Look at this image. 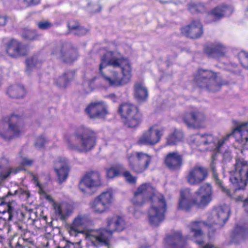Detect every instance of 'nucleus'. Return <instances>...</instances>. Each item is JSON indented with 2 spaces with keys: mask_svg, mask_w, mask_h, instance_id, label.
I'll list each match as a JSON object with an SVG mask.
<instances>
[{
  "mask_svg": "<svg viewBox=\"0 0 248 248\" xmlns=\"http://www.w3.org/2000/svg\"><path fill=\"white\" fill-rule=\"evenodd\" d=\"M233 136L235 139L236 143L241 148V153L248 150V123H244L239 125L221 141L216 140L212 135H196L191 138V142L196 146L201 147V150H208L210 146L213 147L217 142L218 148H220L229 137Z\"/></svg>",
  "mask_w": 248,
  "mask_h": 248,
  "instance_id": "1",
  "label": "nucleus"
},
{
  "mask_svg": "<svg viewBox=\"0 0 248 248\" xmlns=\"http://www.w3.org/2000/svg\"><path fill=\"white\" fill-rule=\"evenodd\" d=\"M124 58L118 52L108 51L101 58V63L99 65V73L104 81L109 86L118 87L123 86L121 77L119 73L115 71H110L108 73L105 74L103 69L107 66H111L113 67L121 66Z\"/></svg>",
  "mask_w": 248,
  "mask_h": 248,
  "instance_id": "2",
  "label": "nucleus"
},
{
  "mask_svg": "<svg viewBox=\"0 0 248 248\" xmlns=\"http://www.w3.org/2000/svg\"><path fill=\"white\" fill-rule=\"evenodd\" d=\"M65 140L69 150L79 152L90 151L96 143L94 133L85 128H80L73 134L67 135L65 137Z\"/></svg>",
  "mask_w": 248,
  "mask_h": 248,
  "instance_id": "3",
  "label": "nucleus"
},
{
  "mask_svg": "<svg viewBox=\"0 0 248 248\" xmlns=\"http://www.w3.org/2000/svg\"><path fill=\"white\" fill-rule=\"evenodd\" d=\"M230 174V180L236 189H244L248 183V161L236 158Z\"/></svg>",
  "mask_w": 248,
  "mask_h": 248,
  "instance_id": "4",
  "label": "nucleus"
},
{
  "mask_svg": "<svg viewBox=\"0 0 248 248\" xmlns=\"http://www.w3.org/2000/svg\"><path fill=\"white\" fill-rule=\"evenodd\" d=\"M167 203L162 195L154 196L152 199L150 208L148 212V221L153 227L158 226L165 218Z\"/></svg>",
  "mask_w": 248,
  "mask_h": 248,
  "instance_id": "5",
  "label": "nucleus"
},
{
  "mask_svg": "<svg viewBox=\"0 0 248 248\" xmlns=\"http://www.w3.org/2000/svg\"><path fill=\"white\" fill-rule=\"evenodd\" d=\"M194 79L200 88L211 92L218 91L223 84L217 73L206 69H199L195 75Z\"/></svg>",
  "mask_w": 248,
  "mask_h": 248,
  "instance_id": "6",
  "label": "nucleus"
},
{
  "mask_svg": "<svg viewBox=\"0 0 248 248\" xmlns=\"http://www.w3.org/2000/svg\"><path fill=\"white\" fill-rule=\"evenodd\" d=\"M85 240L90 243L87 248H97L101 246H108L111 238V232L105 228L89 229L84 235Z\"/></svg>",
  "mask_w": 248,
  "mask_h": 248,
  "instance_id": "7",
  "label": "nucleus"
},
{
  "mask_svg": "<svg viewBox=\"0 0 248 248\" xmlns=\"http://www.w3.org/2000/svg\"><path fill=\"white\" fill-rule=\"evenodd\" d=\"M93 224L91 217L86 214H79L73 219L68 228L70 235L77 236L81 233L84 235L89 229L88 228Z\"/></svg>",
  "mask_w": 248,
  "mask_h": 248,
  "instance_id": "8",
  "label": "nucleus"
},
{
  "mask_svg": "<svg viewBox=\"0 0 248 248\" xmlns=\"http://www.w3.org/2000/svg\"><path fill=\"white\" fill-rule=\"evenodd\" d=\"M129 166L136 173L144 172L149 167L151 161V156L141 152L132 153L128 156Z\"/></svg>",
  "mask_w": 248,
  "mask_h": 248,
  "instance_id": "9",
  "label": "nucleus"
},
{
  "mask_svg": "<svg viewBox=\"0 0 248 248\" xmlns=\"http://www.w3.org/2000/svg\"><path fill=\"white\" fill-rule=\"evenodd\" d=\"M20 118L16 115H12L9 118L6 126H0V137L5 140H10L18 136L22 130L19 126Z\"/></svg>",
  "mask_w": 248,
  "mask_h": 248,
  "instance_id": "10",
  "label": "nucleus"
},
{
  "mask_svg": "<svg viewBox=\"0 0 248 248\" xmlns=\"http://www.w3.org/2000/svg\"><path fill=\"white\" fill-rule=\"evenodd\" d=\"M112 193L109 191L102 193L89 203L92 211L96 214L107 212L112 202Z\"/></svg>",
  "mask_w": 248,
  "mask_h": 248,
  "instance_id": "11",
  "label": "nucleus"
},
{
  "mask_svg": "<svg viewBox=\"0 0 248 248\" xmlns=\"http://www.w3.org/2000/svg\"><path fill=\"white\" fill-rule=\"evenodd\" d=\"M102 185L100 173L97 171H90L81 180L79 188L83 193L90 194L92 188L98 187Z\"/></svg>",
  "mask_w": 248,
  "mask_h": 248,
  "instance_id": "12",
  "label": "nucleus"
},
{
  "mask_svg": "<svg viewBox=\"0 0 248 248\" xmlns=\"http://www.w3.org/2000/svg\"><path fill=\"white\" fill-rule=\"evenodd\" d=\"M155 189L150 183L142 184L137 188L135 192L132 202L136 206H142L145 200L148 198H151L152 202V198L154 196H157L155 194Z\"/></svg>",
  "mask_w": 248,
  "mask_h": 248,
  "instance_id": "13",
  "label": "nucleus"
},
{
  "mask_svg": "<svg viewBox=\"0 0 248 248\" xmlns=\"http://www.w3.org/2000/svg\"><path fill=\"white\" fill-rule=\"evenodd\" d=\"M53 53L59 55L61 60L65 63L70 64L77 60L78 53L77 50L70 43L63 42L60 44Z\"/></svg>",
  "mask_w": 248,
  "mask_h": 248,
  "instance_id": "14",
  "label": "nucleus"
},
{
  "mask_svg": "<svg viewBox=\"0 0 248 248\" xmlns=\"http://www.w3.org/2000/svg\"><path fill=\"white\" fill-rule=\"evenodd\" d=\"M207 176L206 168L202 166L195 165L189 169L186 178L189 185L196 186L203 182Z\"/></svg>",
  "mask_w": 248,
  "mask_h": 248,
  "instance_id": "15",
  "label": "nucleus"
},
{
  "mask_svg": "<svg viewBox=\"0 0 248 248\" xmlns=\"http://www.w3.org/2000/svg\"><path fill=\"white\" fill-rule=\"evenodd\" d=\"M6 52L12 58H17L24 56L29 53L27 46L15 39H12L6 44Z\"/></svg>",
  "mask_w": 248,
  "mask_h": 248,
  "instance_id": "16",
  "label": "nucleus"
},
{
  "mask_svg": "<svg viewBox=\"0 0 248 248\" xmlns=\"http://www.w3.org/2000/svg\"><path fill=\"white\" fill-rule=\"evenodd\" d=\"M163 131V129H159L156 125L150 127L140 137L138 143L140 145H155L160 141Z\"/></svg>",
  "mask_w": 248,
  "mask_h": 248,
  "instance_id": "17",
  "label": "nucleus"
},
{
  "mask_svg": "<svg viewBox=\"0 0 248 248\" xmlns=\"http://www.w3.org/2000/svg\"><path fill=\"white\" fill-rule=\"evenodd\" d=\"M230 209L227 206H220L216 207L208 217V221L211 225H223L228 219Z\"/></svg>",
  "mask_w": 248,
  "mask_h": 248,
  "instance_id": "18",
  "label": "nucleus"
},
{
  "mask_svg": "<svg viewBox=\"0 0 248 248\" xmlns=\"http://www.w3.org/2000/svg\"><path fill=\"white\" fill-rule=\"evenodd\" d=\"M184 122L189 127L199 128L205 120V115L199 111H192L184 113L183 117Z\"/></svg>",
  "mask_w": 248,
  "mask_h": 248,
  "instance_id": "19",
  "label": "nucleus"
},
{
  "mask_svg": "<svg viewBox=\"0 0 248 248\" xmlns=\"http://www.w3.org/2000/svg\"><path fill=\"white\" fill-rule=\"evenodd\" d=\"M194 205L196 206V199L193 198L190 189L186 188L181 190L178 205V209L188 212Z\"/></svg>",
  "mask_w": 248,
  "mask_h": 248,
  "instance_id": "20",
  "label": "nucleus"
},
{
  "mask_svg": "<svg viewBox=\"0 0 248 248\" xmlns=\"http://www.w3.org/2000/svg\"><path fill=\"white\" fill-rule=\"evenodd\" d=\"M196 194L200 197L199 200L196 199V206L204 208L212 201L213 191L211 185L208 183L202 185L196 192Z\"/></svg>",
  "mask_w": 248,
  "mask_h": 248,
  "instance_id": "21",
  "label": "nucleus"
},
{
  "mask_svg": "<svg viewBox=\"0 0 248 248\" xmlns=\"http://www.w3.org/2000/svg\"><path fill=\"white\" fill-rule=\"evenodd\" d=\"M86 112L92 119L104 118L108 113L107 107L102 101L91 103L86 108Z\"/></svg>",
  "mask_w": 248,
  "mask_h": 248,
  "instance_id": "22",
  "label": "nucleus"
},
{
  "mask_svg": "<svg viewBox=\"0 0 248 248\" xmlns=\"http://www.w3.org/2000/svg\"><path fill=\"white\" fill-rule=\"evenodd\" d=\"M181 32L187 37L196 39L203 33L202 26L199 20H193L189 25L181 29Z\"/></svg>",
  "mask_w": 248,
  "mask_h": 248,
  "instance_id": "23",
  "label": "nucleus"
},
{
  "mask_svg": "<svg viewBox=\"0 0 248 248\" xmlns=\"http://www.w3.org/2000/svg\"><path fill=\"white\" fill-rule=\"evenodd\" d=\"M54 169L59 183L61 184L65 181L69 171L67 160L64 158H59L55 162Z\"/></svg>",
  "mask_w": 248,
  "mask_h": 248,
  "instance_id": "24",
  "label": "nucleus"
},
{
  "mask_svg": "<svg viewBox=\"0 0 248 248\" xmlns=\"http://www.w3.org/2000/svg\"><path fill=\"white\" fill-rule=\"evenodd\" d=\"M165 163L167 168L172 171L179 170L183 164L182 155L177 152H171L166 156Z\"/></svg>",
  "mask_w": 248,
  "mask_h": 248,
  "instance_id": "25",
  "label": "nucleus"
},
{
  "mask_svg": "<svg viewBox=\"0 0 248 248\" xmlns=\"http://www.w3.org/2000/svg\"><path fill=\"white\" fill-rule=\"evenodd\" d=\"M107 230L111 232V236L115 232H121L125 228V222L123 218L119 216H113L107 219Z\"/></svg>",
  "mask_w": 248,
  "mask_h": 248,
  "instance_id": "26",
  "label": "nucleus"
},
{
  "mask_svg": "<svg viewBox=\"0 0 248 248\" xmlns=\"http://www.w3.org/2000/svg\"><path fill=\"white\" fill-rule=\"evenodd\" d=\"M167 248H182L185 241L180 232H176L168 236L166 239Z\"/></svg>",
  "mask_w": 248,
  "mask_h": 248,
  "instance_id": "27",
  "label": "nucleus"
},
{
  "mask_svg": "<svg viewBox=\"0 0 248 248\" xmlns=\"http://www.w3.org/2000/svg\"><path fill=\"white\" fill-rule=\"evenodd\" d=\"M205 52L209 56L214 58H219L225 55L226 48L221 43H216L207 47L205 49Z\"/></svg>",
  "mask_w": 248,
  "mask_h": 248,
  "instance_id": "28",
  "label": "nucleus"
},
{
  "mask_svg": "<svg viewBox=\"0 0 248 248\" xmlns=\"http://www.w3.org/2000/svg\"><path fill=\"white\" fill-rule=\"evenodd\" d=\"M55 214L62 220L66 219L72 212V208L70 205L66 203H61L54 204Z\"/></svg>",
  "mask_w": 248,
  "mask_h": 248,
  "instance_id": "29",
  "label": "nucleus"
},
{
  "mask_svg": "<svg viewBox=\"0 0 248 248\" xmlns=\"http://www.w3.org/2000/svg\"><path fill=\"white\" fill-rule=\"evenodd\" d=\"M232 12L231 7L227 6L217 7L215 8L208 15L211 18L219 19L224 16H230Z\"/></svg>",
  "mask_w": 248,
  "mask_h": 248,
  "instance_id": "30",
  "label": "nucleus"
},
{
  "mask_svg": "<svg viewBox=\"0 0 248 248\" xmlns=\"http://www.w3.org/2000/svg\"><path fill=\"white\" fill-rule=\"evenodd\" d=\"M135 96L139 101H144L148 97L147 88L142 82H137L134 85Z\"/></svg>",
  "mask_w": 248,
  "mask_h": 248,
  "instance_id": "31",
  "label": "nucleus"
},
{
  "mask_svg": "<svg viewBox=\"0 0 248 248\" xmlns=\"http://www.w3.org/2000/svg\"><path fill=\"white\" fill-rule=\"evenodd\" d=\"M206 225L202 221H194L189 225L190 231L193 232L194 236L197 238H202L204 233L202 229Z\"/></svg>",
  "mask_w": 248,
  "mask_h": 248,
  "instance_id": "32",
  "label": "nucleus"
},
{
  "mask_svg": "<svg viewBox=\"0 0 248 248\" xmlns=\"http://www.w3.org/2000/svg\"><path fill=\"white\" fill-rule=\"evenodd\" d=\"M7 93L11 98H20L23 97L26 93L24 87L20 85H13L8 90Z\"/></svg>",
  "mask_w": 248,
  "mask_h": 248,
  "instance_id": "33",
  "label": "nucleus"
},
{
  "mask_svg": "<svg viewBox=\"0 0 248 248\" xmlns=\"http://www.w3.org/2000/svg\"><path fill=\"white\" fill-rule=\"evenodd\" d=\"M138 111L139 110L137 107L127 103L122 104L119 108V112L121 116L124 118Z\"/></svg>",
  "mask_w": 248,
  "mask_h": 248,
  "instance_id": "34",
  "label": "nucleus"
},
{
  "mask_svg": "<svg viewBox=\"0 0 248 248\" xmlns=\"http://www.w3.org/2000/svg\"><path fill=\"white\" fill-rule=\"evenodd\" d=\"M120 67H122L123 74V77L121 78V79L124 85L128 83L131 79L132 69L130 64L124 59L122 65Z\"/></svg>",
  "mask_w": 248,
  "mask_h": 248,
  "instance_id": "35",
  "label": "nucleus"
},
{
  "mask_svg": "<svg viewBox=\"0 0 248 248\" xmlns=\"http://www.w3.org/2000/svg\"><path fill=\"white\" fill-rule=\"evenodd\" d=\"M21 36L25 40L33 41L39 40L41 35L35 30L25 29L23 30Z\"/></svg>",
  "mask_w": 248,
  "mask_h": 248,
  "instance_id": "36",
  "label": "nucleus"
},
{
  "mask_svg": "<svg viewBox=\"0 0 248 248\" xmlns=\"http://www.w3.org/2000/svg\"><path fill=\"white\" fill-rule=\"evenodd\" d=\"M125 119H126L125 124L129 127L134 128L140 124V115L138 111L134 113V114L130 115L125 118Z\"/></svg>",
  "mask_w": 248,
  "mask_h": 248,
  "instance_id": "37",
  "label": "nucleus"
},
{
  "mask_svg": "<svg viewBox=\"0 0 248 248\" xmlns=\"http://www.w3.org/2000/svg\"><path fill=\"white\" fill-rule=\"evenodd\" d=\"M26 64L28 69H31L34 68H39L42 63V60L39 56L34 55L28 58L26 61Z\"/></svg>",
  "mask_w": 248,
  "mask_h": 248,
  "instance_id": "38",
  "label": "nucleus"
},
{
  "mask_svg": "<svg viewBox=\"0 0 248 248\" xmlns=\"http://www.w3.org/2000/svg\"><path fill=\"white\" fill-rule=\"evenodd\" d=\"M183 138L182 132L178 130L174 131L170 134L167 138V144L168 145H174L180 141Z\"/></svg>",
  "mask_w": 248,
  "mask_h": 248,
  "instance_id": "39",
  "label": "nucleus"
},
{
  "mask_svg": "<svg viewBox=\"0 0 248 248\" xmlns=\"http://www.w3.org/2000/svg\"><path fill=\"white\" fill-rule=\"evenodd\" d=\"M122 170V166L112 167L107 170V176L108 178H113L118 176Z\"/></svg>",
  "mask_w": 248,
  "mask_h": 248,
  "instance_id": "40",
  "label": "nucleus"
},
{
  "mask_svg": "<svg viewBox=\"0 0 248 248\" xmlns=\"http://www.w3.org/2000/svg\"><path fill=\"white\" fill-rule=\"evenodd\" d=\"M239 58L242 66L245 68L248 69V53L241 51L239 54Z\"/></svg>",
  "mask_w": 248,
  "mask_h": 248,
  "instance_id": "41",
  "label": "nucleus"
},
{
  "mask_svg": "<svg viewBox=\"0 0 248 248\" xmlns=\"http://www.w3.org/2000/svg\"><path fill=\"white\" fill-rule=\"evenodd\" d=\"M6 170H7V173L6 174H5V169L3 168L1 165L0 164V177L2 179H4L7 178L11 173H14L15 174L16 173L18 170H14L12 169H8Z\"/></svg>",
  "mask_w": 248,
  "mask_h": 248,
  "instance_id": "42",
  "label": "nucleus"
},
{
  "mask_svg": "<svg viewBox=\"0 0 248 248\" xmlns=\"http://www.w3.org/2000/svg\"><path fill=\"white\" fill-rule=\"evenodd\" d=\"M188 10L191 13L194 14L202 12L204 11V8L203 6L201 4L191 3L189 6Z\"/></svg>",
  "mask_w": 248,
  "mask_h": 248,
  "instance_id": "43",
  "label": "nucleus"
},
{
  "mask_svg": "<svg viewBox=\"0 0 248 248\" xmlns=\"http://www.w3.org/2000/svg\"><path fill=\"white\" fill-rule=\"evenodd\" d=\"M38 28L42 30H48L51 28L53 24L48 21H41L37 23Z\"/></svg>",
  "mask_w": 248,
  "mask_h": 248,
  "instance_id": "44",
  "label": "nucleus"
},
{
  "mask_svg": "<svg viewBox=\"0 0 248 248\" xmlns=\"http://www.w3.org/2000/svg\"><path fill=\"white\" fill-rule=\"evenodd\" d=\"M55 83L60 88H65L68 84V82L64 78L63 75L57 78Z\"/></svg>",
  "mask_w": 248,
  "mask_h": 248,
  "instance_id": "45",
  "label": "nucleus"
},
{
  "mask_svg": "<svg viewBox=\"0 0 248 248\" xmlns=\"http://www.w3.org/2000/svg\"><path fill=\"white\" fill-rule=\"evenodd\" d=\"M123 175L128 183L134 184L136 183L137 177L133 176L130 171H126L124 173Z\"/></svg>",
  "mask_w": 248,
  "mask_h": 248,
  "instance_id": "46",
  "label": "nucleus"
},
{
  "mask_svg": "<svg viewBox=\"0 0 248 248\" xmlns=\"http://www.w3.org/2000/svg\"><path fill=\"white\" fill-rule=\"evenodd\" d=\"M47 140L43 136H40L38 137L35 143L36 147L40 149L44 147L45 144Z\"/></svg>",
  "mask_w": 248,
  "mask_h": 248,
  "instance_id": "47",
  "label": "nucleus"
},
{
  "mask_svg": "<svg viewBox=\"0 0 248 248\" xmlns=\"http://www.w3.org/2000/svg\"><path fill=\"white\" fill-rule=\"evenodd\" d=\"M75 75V72L74 70H68L63 74V77L68 83L74 79Z\"/></svg>",
  "mask_w": 248,
  "mask_h": 248,
  "instance_id": "48",
  "label": "nucleus"
},
{
  "mask_svg": "<svg viewBox=\"0 0 248 248\" xmlns=\"http://www.w3.org/2000/svg\"><path fill=\"white\" fill-rule=\"evenodd\" d=\"M67 27L69 29V33H74L77 29L79 27L78 23H75L74 22H70L68 24Z\"/></svg>",
  "mask_w": 248,
  "mask_h": 248,
  "instance_id": "49",
  "label": "nucleus"
},
{
  "mask_svg": "<svg viewBox=\"0 0 248 248\" xmlns=\"http://www.w3.org/2000/svg\"><path fill=\"white\" fill-rule=\"evenodd\" d=\"M88 32L87 29L79 26L73 34L77 36H82L86 34Z\"/></svg>",
  "mask_w": 248,
  "mask_h": 248,
  "instance_id": "50",
  "label": "nucleus"
},
{
  "mask_svg": "<svg viewBox=\"0 0 248 248\" xmlns=\"http://www.w3.org/2000/svg\"><path fill=\"white\" fill-rule=\"evenodd\" d=\"M33 161L32 160H31L27 157H23L22 158L21 161V164L24 166H31Z\"/></svg>",
  "mask_w": 248,
  "mask_h": 248,
  "instance_id": "51",
  "label": "nucleus"
},
{
  "mask_svg": "<svg viewBox=\"0 0 248 248\" xmlns=\"http://www.w3.org/2000/svg\"><path fill=\"white\" fill-rule=\"evenodd\" d=\"M7 22V19L5 17L0 16V26H4Z\"/></svg>",
  "mask_w": 248,
  "mask_h": 248,
  "instance_id": "52",
  "label": "nucleus"
},
{
  "mask_svg": "<svg viewBox=\"0 0 248 248\" xmlns=\"http://www.w3.org/2000/svg\"><path fill=\"white\" fill-rule=\"evenodd\" d=\"M215 183L216 185H217L218 186L220 187L223 190L224 189V188L222 185V182L221 180L216 177H215Z\"/></svg>",
  "mask_w": 248,
  "mask_h": 248,
  "instance_id": "53",
  "label": "nucleus"
},
{
  "mask_svg": "<svg viewBox=\"0 0 248 248\" xmlns=\"http://www.w3.org/2000/svg\"><path fill=\"white\" fill-rule=\"evenodd\" d=\"M8 213L9 214V219L10 220L12 217V212L13 210V208H12V207L9 204H8Z\"/></svg>",
  "mask_w": 248,
  "mask_h": 248,
  "instance_id": "54",
  "label": "nucleus"
},
{
  "mask_svg": "<svg viewBox=\"0 0 248 248\" xmlns=\"http://www.w3.org/2000/svg\"><path fill=\"white\" fill-rule=\"evenodd\" d=\"M243 206L246 211L248 213V199H246L244 201Z\"/></svg>",
  "mask_w": 248,
  "mask_h": 248,
  "instance_id": "55",
  "label": "nucleus"
},
{
  "mask_svg": "<svg viewBox=\"0 0 248 248\" xmlns=\"http://www.w3.org/2000/svg\"><path fill=\"white\" fill-rule=\"evenodd\" d=\"M26 1L31 4H38L40 0H26Z\"/></svg>",
  "mask_w": 248,
  "mask_h": 248,
  "instance_id": "56",
  "label": "nucleus"
},
{
  "mask_svg": "<svg viewBox=\"0 0 248 248\" xmlns=\"http://www.w3.org/2000/svg\"><path fill=\"white\" fill-rule=\"evenodd\" d=\"M211 169L212 170L215 172V169H216V167H215V164L214 162H212L211 164Z\"/></svg>",
  "mask_w": 248,
  "mask_h": 248,
  "instance_id": "57",
  "label": "nucleus"
},
{
  "mask_svg": "<svg viewBox=\"0 0 248 248\" xmlns=\"http://www.w3.org/2000/svg\"><path fill=\"white\" fill-rule=\"evenodd\" d=\"M25 247L20 244L18 242L16 245V248H24Z\"/></svg>",
  "mask_w": 248,
  "mask_h": 248,
  "instance_id": "58",
  "label": "nucleus"
},
{
  "mask_svg": "<svg viewBox=\"0 0 248 248\" xmlns=\"http://www.w3.org/2000/svg\"><path fill=\"white\" fill-rule=\"evenodd\" d=\"M96 77H94L93 78L90 82H89V85H91L93 82L96 79Z\"/></svg>",
  "mask_w": 248,
  "mask_h": 248,
  "instance_id": "59",
  "label": "nucleus"
},
{
  "mask_svg": "<svg viewBox=\"0 0 248 248\" xmlns=\"http://www.w3.org/2000/svg\"><path fill=\"white\" fill-rule=\"evenodd\" d=\"M171 0H159L161 3H167L170 1Z\"/></svg>",
  "mask_w": 248,
  "mask_h": 248,
  "instance_id": "60",
  "label": "nucleus"
},
{
  "mask_svg": "<svg viewBox=\"0 0 248 248\" xmlns=\"http://www.w3.org/2000/svg\"><path fill=\"white\" fill-rule=\"evenodd\" d=\"M196 243L199 244V245H202V244L203 243V240H197L196 241Z\"/></svg>",
  "mask_w": 248,
  "mask_h": 248,
  "instance_id": "61",
  "label": "nucleus"
},
{
  "mask_svg": "<svg viewBox=\"0 0 248 248\" xmlns=\"http://www.w3.org/2000/svg\"><path fill=\"white\" fill-rule=\"evenodd\" d=\"M212 248V246L210 245V244H207L206 245H205V246L203 247V248Z\"/></svg>",
  "mask_w": 248,
  "mask_h": 248,
  "instance_id": "62",
  "label": "nucleus"
},
{
  "mask_svg": "<svg viewBox=\"0 0 248 248\" xmlns=\"http://www.w3.org/2000/svg\"><path fill=\"white\" fill-rule=\"evenodd\" d=\"M236 200L237 201H242L243 198L242 197L239 196V197H237V198H236Z\"/></svg>",
  "mask_w": 248,
  "mask_h": 248,
  "instance_id": "63",
  "label": "nucleus"
},
{
  "mask_svg": "<svg viewBox=\"0 0 248 248\" xmlns=\"http://www.w3.org/2000/svg\"><path fill=\"white\" fill-rule=\"evenodd\" d=\"M106 246L107 247V248H111L110 241H109V245L108 246Z\"/></svg>",
  "mask_w": 248,
  "mask_h": 248,
  "instance_id": "64",
  "label": "nucleus"
}]
</instances>
